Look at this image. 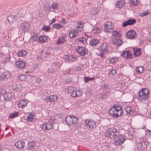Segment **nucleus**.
Returning <instances> with one entry per match:
<instances>
[{"mask_svg":"<svg viewBox=\"0 0 151 151\" xmlns=\"http://www.w3.org/2000/svg\"><path fill=\"white\" fill-rule=\"evenodd\" d=\"M119 135V132L114 128H111L107 131L104 134V135L111 139L116 137Z\"/></svg>","mask_w":151,"mask_h":151,"instance_id":"3","label":"nucleus"},{"mask_svg":"<svg viewBox=\"0 0 151 151\" xmlns=\"http://www.w3.org/2000/svg\"><path fill=\"white\" fill-rule=\"evenodd\" d=\"M10 76V73L8 71H6L1 74L0 79L2 81H6Z\"/></svg>","mask_w":151,"mask_h":151,"instance_id":"7","label":"nucleus"},{"mask_svg":"<svg viewBox=\"0 0 151 151\" xmlns=\"http://www.w3.org/2000/svg\"><path fill=\"white\" fill-rule=\"evenodd\" d=\"M18 79L22 81H24L25 79V76L24 75H22L18 77Z\"/></svg>","mask_w":151,"mask_h":151,"instance_id":"43","label":"nucleus"},{"mask_svg":"<svg viewBox=\"0 0 151 151\" xmlns=\"http://www.w3.org/2000/svg\"><path fill=\"white\" fill-rule=\"evenodd\" d=\"M109 60L110 61V63H115L116 61H117V58L115 57H113L109 59Z\"/></svg>","mask_w":151,"mask_h":151,"instance_id":"42","label":"nucleus"},{"mask_svg":"<svg viewBox=\"0 0 151 151\" xmlns=\"http://www.w3.org/2000/svg\"><path fill=\"white\" fill-rule=\"evenodd\" d=\"M109 114L112 117L118 118L120 116L123 111L121 107L114 106L109 110Z\"/></svg>","mask_w":151,"mask_h":151,"instance_id":"1","label":"nucleus"},{"mask_svg":"<svg viewBox=\"0 0 151 151\" xmlns=\"http://www.w3.org/2000/svg\"><path fill=\"white\" fill-rule=\"evenodd\" d=\"M77 33V31L76 30L70 31L69 33V37L71 38L76 37Z\"/></svg>","mask_w":151,"mask_h":151,"instance_id":"24","label":"nucleus"},{"mask_svg":"<svg viewBox=\"0 0 151 151\" xmlns=\"http://www.w3.org/2000/svg\"><path fill=\"white\" fill-rule=\"evenodd\" d=\"M76 51L81 56H84L87 53V50L83 47H79L76 49Z\"/></svg>","mask_w":151,"mask_h":151,"instance_id":"12","label":"nucleus"},{"mask_svg":"<svg viewBox=\"0 0 151 151\" xmlns=\"http://www.w3.org/2000/svg\"><path fill=\"white\" fill-rule=\"evenodd\" d=\"M27 103L24 99H22L20 101L19 103V106L20 108H23L25 107L27 105Z\"/></svg>","mask_w":151,"mask_h":151,"instance_id":"19","label":"nucleus"},{"mask_svg":"<svg viewBox=\"0 0 151 151\" xmlns=\"http://www.w3.org/2000/svg\"><path fill=\"white\" fill-rule=\"evenodd\" d=\"M35 117L33 114H30L26 117L27 120L28 122L32 121L35 119Z\"/></svg>","mask_w":151,"mask_h":151,"instance_id":"28","label":"nucleus"},{"mask_svg":"<svg viewBox=\"0 0 151 151\" xmlns=\"http://www.w3.org/2000/svg\"><path fill=\"white\" fill-rule=\"evenodd\" d=\"M136 70L138 74L142 73L144 71V69L142 66L136 67Z\"/></svg>","mask_w":151,"mask_h":151,"instance_id":"29","label":"nucleus"},{"mask_svg":"<svg viewBox=\"0 0 151 151\" xmlns=\"http://www.w3.org/2000/svg\"><path fill=\"white\" fill-rule=\"evenodd\" d=\"M15 19V16L14 15H10L8 16L6 19L9 23H12Z\"/></svg>","mask_w":151,"mask_h":151,"instance_id":"25","label":"nucleus"},{"mask_svg":"<svg viewBox=\"0 0 151 151\" xmlns=\"http://www.w3.org/2000/svg\"><path fill=\"white\" fill-rule=\"evenodd\" d=\"M104 30L106 32H110V29L109 28H107V27L104 26Z\"/></svg>","mask_w":151,"mask_h":151,"instance_id":"62","label":"nucleus"},{"mask_svg":"<svg viewBox=\"0 0 151 151\" xmlns=\"http://www.w3.org/2000/svg\"><path fill=\"white\" fill-rule=\"evenodd\" d=\"M58 6V5L56 3H53L52 4L51 6H50V8L51 7L53 9V10L52 11H53L54 9H57Z\"/></svg>","mask_w":151,"mask_h":151,"instance_id":"50","label":"nucleus"},{"mask_svg":"<svg viewBox=\"0 0 151 151\" xmlns=\"http://www.w3.org/2000/svg\"><path fill=\"white\" fill-rule=\"evenodd\" d=\"M116 70H115L114 68H111L110 70L109 71V74H112V75H114L116 73Z\"/></svg>","mask_w":151,"mask_h":151,"instance_id":"49","label":"nucleus"},{"mask_svg":"<svg viewBox=\"0 0 151 151\" xmlns=\"http://www.w3.org/2000/svg\"><path fill=\"white\" fill-rule=\"evenodd\" d=\"M101 52L103 53H106L109 52V46L107 43L104 42L100 46Z\"/></svg>","mask_w":151,"mask_h":151,"instance_id":"9","label":"nucleus"},{"mask_svg":"<svg viewBox=\"0 0 151 151\" xmlns=\"http://www.w3.org/2000/svg\"><path fill=\"white\" fill-rule=\"evenodd\" d=\"M15 145L16 147L18 149H21L23 148L24 146V142H22L20 141H18L15 142Z\"/></svg>","mask_w":151,"mask_h":151,"instance_id":"15","label":"nucleus"},{"mask_svg":"<svg viewBox=\"0 0 151 151\" xmlns=\"http://www.w3.org/2000/svg\"><path fill=\"white\" fill-rule=\"evenodd\" d=\"M47 40V39L46 37L44 35H43L39 37V39H38V42L41 43H44Z\"/></svg>","mask_w":151,"mask_h":151,"instance_id":"22","label":"nucleus"},{"mask_svg":"<svg viewBox=\"0 0 151 151\" xmlns=\"http://www.w3.org/2000/svg\"><path fill=\"white\" fill-rule=\"evenodd\" d=\"M76 95L77 97L79 96H80L81 94V92L80 91H76Z\"/></svg>","mask_w":151,"mask_h":151,"instance_id":"59","label":"nucleus"},{"mask_svg":"<svg viewBox=\"0 0 151 151\" xmlns=\"http://www.w3.org/2000/svg\"><path fill=\"white\" fill-rule=\"evenodd\" d=\"M43 100L45 101H47V102H51L50 100V96L44 98H43Z\"/></svg>","mask_w":151,"mask_h":151,"instance_id":"54","label":"nucleus"},{"mask_svg":"<svg viewBox=\"0 0 151 151\" xmlns=\"http://www.w3.org/2000/svg\"><path fill=\"white\" fill-rule=\"evenodd\" d=\"M68 92L71 93L76 90V88L73 86H69L68 88Z\"/></svg>","mask_w":151,"mask_h":151,"instance_id":"39","label":"nucleus"},{"mask_svg":"<svg viewBox=\"0 0 151 151\" xmlns=\"http://www.w3.org/2000/svg\"><path fill=\"white\" fill-rule=\"evenodd\" d=\"M132 55L131 54V52L130 51L127 52L126 57L127 59H130L132 58Z\"/></svg>","mask_w":151,"mask_h":151,"instance_id":"44","label":"nucleus"},{"mask_svg":"<svg viewBox=\"0 0 151 151\" xmlns=\"http://www.w3.org/2000/svg\"><path fill=\"white\" fill-rule=\"evenodd\" d=\"M113 34L114 35L117 37H119L121 35L120 33L116 30H114L113 32Z\"/></svg>","mask_w":151,"mask_h":151,"instance_id":"46","label":"nucleus"},{"mask_svg":"<svg viewBox=\"0 0 151 151\" xmlns=\"http://www.w3.org/2000/svg\"><path fill=\"white\" fill-rule=\"evenodd\" d=\"M145 133L146 135H151V131L148 129L146 130Z\"/></svg>","mask_w":151,"mask_h":151,"instance_id":"56","label":"nucleus"},{"mask_svg":"<svg viewBox=\"0 0 151 151\" xmlns=\"http://www.w3.org/2000/svg\"><path fill=\"white\" fill-rule=\"evenodd\" d=\"M117 138H115L114 139V144L116 145L119 146L122 144L125 140V137L123 135H119L117 136Z\"/></svg>","mask_w":151,"mask_h":151,"instance_id":"4","label":"nucleus"},{"mask_svg":"<svg viewBox=\"0 0 151 151\" xmlns=\"http://www.w3.org/2000/svg\"><path fill=\"white\" fill-rule=\"evenodd\" d=\"M75 58H74L73 55H69V61L71 60V61H73L75 60Z\"/></svg>","mask_w":151,"mask_h":151,"instance_id":"57","label":"nucleus"},{"mask_svg":"<svg viewBox=\"0 0 151 151\" xmlns=\"http://www.w3.org/2000/svg\"><path fill=\"white\" fill-rule=\"evenodd\" d=\"M136 20L134 19H129L123 22L122 25L124 27H126L128 25H132L135 22Z\"/></svg>","mask_w":151,"mask_h":151,"instance_id":"10","label":"nucleus"},{"mask_svg":"<svg viewBox=\"0 0 151 151\" xmlns=\"http://www.w3.org/2000/svg\"><path fill=\"white\" fill-rule=\"evenodd\" d=\"M63 26L60 24H55L53 25V27L56 29H61L63 27Z\"/></svg>","mask_w":151,"mask_h":151,"instance_id":"37","label":"nucleus"},{"mask_svg":"<svg viewBox=\"0 0 151 151\" xmlns=\"http://www.w3.org/2000/svg\"><path fill=\"white\" fill-rule=\"evenodd\" d=\"M77 40L80 42L84 44L86 43L87 39L84 37H81L78 38Z\"/></svg>","mask_w":151,"mask_h":151,"instance_id":"33","label":"nucleus"},{"mask_svg":"<svg viewBox=\"0 0 151 151\" xmlns=\"http://www.w3.org/2000/svg\"><path fill=\"white\" fill-rule=\"evenodd\" d=\"M6 59H4L3 60V63H6L7 62H8L10 60V58L8 57L7 58H5Z\"/></svg>","mask_w":151,"mask_h":151,"instance_id":"58","label":"nucleus"},{"mask_svg":"<svg viewBox=\"0 0 151 151\" xmlns=\"http://www.w3.org/2000/svg\"><path fill=\"white\" fill-rule=\"evenodd\" d=\"M127 52L124 51L121 54V55L122 57H124L126 56Z\"/></svg>","mask_w":151,"mask_h":151,"instance_id":"64","label":"nucleus"},{"mask_svg":"<svg viewBox=\"0 0 151 151\" xmlns=\"http://www.w3.org/2000/svg\"><path fill=\"white\" fill-rule=\"evenodd\" d=\"M104 26L107 27V28H109L110 29H112V26L110 24H105Z\"/></svg>","mask_w":151,"mask_h":151,"instance_id":"63","label":"nucleus"},{"mask_svg":"<svg viewBox=\"0 0 151 151\" xmlns=\"http://www.w3.org/2000/svg\"><path fill=\"white\" fill-rule=\"evenodd\" d=\"M71 95L73 97H77L76 90L71 93Z\"/></svg>","mask_w":151,"mask_h":151,"instance_id":"55","label":"nucleus"},{"mask_svg":"<svg viewBox=\"0 0 151 151\" xmlns=\"http://www.w3.org/2000/svg\"><path fill=\"white\" fill-rule=\"evenodd\" d=\"M129 2L130 5L132 6L136 5L138 3L137 0H130Z\"/></svg>","mask_w":151,"mask_h":151,"instance_id":"36","label":"nucleus"},{"mask_svg":"<svg viewBox=\"0 0 151 151\" xmlns=\"http://www.w3.org/2000/svg\"><path fill=\"white\" fill-rule=\"evenodd\" d=\"M58 97L57 96L52 95L50 96V99L51 102H55L57 100Z\"/></svg>","mask_w":151,"mask_h":151,"instance_id":"35","label":"nucleus"},{"mask_svg":"<svg viewBox=\"0 0 151 151\" xmlns=\"http://www.w3.org/2000/svg\"><path fill=\"white\" fill-rule=\"evenodd\" d=\"M149 91L147 88H142L140 90L139 92L137 98L138 99L143 101H146L149 96Z\"/></svg>","mask_w":151,"mask_h":151,"instance_id":"2","label":"nucleus"},{"mask_svg":"<svg viewBox=\"0 0 151 151\" xmlns=\"http://www.w3.org/2000/svg\"><path fill=\"white\" fill-rule=\"evenodd\" d=\"M109 85L107 84H104V85L102 86V88H109Z\"/></svg>","mask_w":151,"mask_h":151,"instance_id":"60","label":"nucleus"},{"mask_svg":"<svg viewBox=\"0 0 151 151\" xmlns=\"http://www.w3.org/2000/svg\"><path fill=\"white\" fill-rule=\"evenodd\" d=\"M66 122L69 124H72L78 122V119L75 116H68L65 118Z\"/></svg>","mask_w":151,"mask_h":151,"instance_id":"5","label":"nucleus"},{"mask_svg":"<svg viewBox=\"0 0 151 151\" xmlns=\"http://www.w3.org/2000/svg\"><path fill=\"white\" fill-rule=\"evenodd\" d=\"M94 78H90L86 76L84 78V80L85 82V83H86L88 81H89L91 80H93V79Z\"/></svg>","mask_w":151,"mask_h":151,"instance_id":"45","label":"nucleus"},{"mask_svg":"<svg viewBox=\"0 0 151 151\" xmlns=\"http://www.w3.org/2000/svg\"><path fill=\"white\" fill-rule=\"evenodd\" d=\"M39 35L38 36V35H35L32 36V38L33 40L34 41L38 40V39H39Z\"/></svg>","mask_w":151,"mask_h":151,"instance_id":"48","label":"nucleus"},{"mask_svg":"<svg viewBox=\"0 0 151 151\" xmlns=\"http://www.w3.org/2000/svg\"><path fill=\"white\" fill-rule=\"evenodd\" d=\"M55 117H54L53 116L50 117V122L51 123H52V122H54L53 121L54 120H55Z\"/></svg>","mask_w":151,"mask_h":151,"instance_id":"61","label":"nucleus"},{"mask_svg":"<svg viewBox=\"0 0 151 151\" xmlns=\"http://www.w3.org/2000/svg\"><path fill=\"white\" fill-rule=\"evenodd\" d=\"M26 52L24 50H21L18 53L17 55L18 57H23L27 54Z\"/></svg>","mask_w":151,"mask_h":151,"instance_id":"32","label":"nucleus"},{"mask_svg":"<svg viewBox=\"0 0 151 151\" xmlns=\"http://www.w3.org/2000/svg\"><path fill=\"white\" fill-rule=\"evenodd\" d=\"M136 36V33L133 30H131L128 31L126 34V37L129 39H134Z\"/></svg>","mask_w":151,"mask_h":151,"instance_id":"6","label":"nucleus"},{"mask_svg":"<svg viewBox=\"0 0 151 151\" xmlns=\"http://www.w3.org/2000/svg\"><path fill=\"white\" fill-rule=\"evenodd\" d=\"M149 145V142L147 141H143L139 143L137 145V148L140 150L146 148Z\"/></svg>","mask_w":151,"mask_h":151,"instance_id":"8","label":"nucleus"},{"mask_svg":"<svg viewBox=\"0 0 151 151\" xmlns=\"http://www.w3.org/2000/svg\"><path fill=\"white\" fill-rule=\"evenodd\" d=\"M18 116V112H15L14 113H12L9 114V117L10 118L13 119Z\"/></svg>","mask_w":151,"mask_h":151,"instance_id":"31","label":"nucleus"},{"mask_svg":"<svg viewBox=\"0 0 151 151\" xmlns=\"http://www.w3.org/2000/svg\"><path fill=\"white\" fill-rule=\"evenodd\" d=\"M112 42L113 44L119 46L121 45L123 43L122 40L117 38H115L112 41Z\"/></svg>","mask_w":151,"mask_h":151,"instance_id":"18","label":"nucleus"},{"mask_svg":"<svg viewBox=\"0 0 151 151\" xmlns=\"http://www.w3.org/2000/svg\"><path fill=\"white\" fill-rule=\"evenodd\" d=\"M30 28V24L27 23H23L20 25V29L23 32L27 31Z\"/></svg>","mask_w":151,"mask_h":151,"instance_id":"11","label":"nucleus"},{"mask_svg":"<svg viewBox=\"0 0 151 151\" xmlns=\"http://www.w3.org/2000/svg\"><path fill=\"white\" fill-rule=\"evenodd\" d=\"M66 42V40L64 37H60L58 40L57 42L58 44H60V43H64L65 42Z\"/></svg>","mask_w":151,"mask_h":151,"instance_id":"34","label":"nucleus"},{"mask_svg":"<svg viewBox=\"0 0 151 151\" xmlns=\"http://www.w3.org/2000/svg\"><path fill=\"white\" fill-rule=\"evenodd\" d=\"M36 146L35 142L34 141H32L28 143L27 144L28 148L29 150L34 149Z\"/></svg>","mask_w":151,"mask_h":151,"instance_id":"20","label":"nucleus"},{"mask_svg":"<svg viewBox=\"0 0 151 151\" xmlns=\"http://www.w3.org/2000/svg\"><path fill=\"white\" fill-rule=\"evenodd\" d=\"M109 96V94L108 93H106L104 94H101L100 96V97L102 99H106L108 98Z\"/></svg>","mask_w":151,"mask_h":151,"instance_id":"38","label":"nucleus"},{"mask_svg":"<svg viewBox=\"0 0 151 151\" xmlns=\"http://www.w3.org/2000/svg\"><path fill=\"white\" fill-rule=\"evenodd\" d=\"M42 29L43 31L47 32L50 30V27L49 26H43Z\"/></svg>","mask_w":151,"mask_h":151,"instance_id":"41","label":"nucleus"},{"mask_svg":"<svg viewBox=\"0 0 151 151\" xmlns=\"http://www.w3.org/2000/svg\"><path fill=\"white\" fill-rule=\"evenodd\" d=\"M53 127L52 124L50 122H45L43 124L42 128L43 129L45 130H49L52 128Z\"/></svg>","mask_w":151,"mask_h":151,"instance_id":"13","label":"nucleus"},{"mask_svg":"<svg viewBox=\"0 0 151 151\" xmlns=\"http://www.w3.org/2000/svg\"><path fill=\"white\" fill-rule=\"evenodd\" d=\"M90 45L92 46H95L97 45L99 43V41L98 40L94 39L90 42Z\"/></svg>","mask_w":151,"mask_h":151,"instance_id":"26","label":"nucleus"},{"mask_svg":"<svg viewBox=\"0 0 151 151\" xmlns=\"http://www.w3.org/2000/svg\"><path fill=\"white\" fill-rule=\"evenodd\" d=\"M149 14L148 11H145L143 13H141L140 15L141 16H144L147 15Z\"/></svg>","mask_w":151,"mask_h":151,"instance_id":"52","label":"nucleus"},{"mask_svg":"<svg viewBox=\"0 0 151 151\" xmlns=\"http://www.w3.org/2000/svg\"><path fill=\"white\" fill-rule=\"evenodd\" d=\"M97 12V9H92L91 12V14L93 15H95L96 14Z\"/></svg>","mask_w":151,"mask_h":151,"instance_id":"53","label":"nucleus"},{"mask_svg":"<svg viewBox=\"0 0 151 151\" xmlns=\"http://www.w3.org/2000/svg\"><path fill=\"white\" fill-rule=\"evenodd\" d=\"M22 88V86L20 84H15L12 86V88L13 90L17 91H19Z\"/></svg>","mask_w":151,"mask_h":151,"instance_id":"27","label":"nucleus"},{"mask_svg":"<svg viewBox=\"0 0 151 151\" xmlns=\"http://www.w3.org/2000/svg\"><path fill=\"white\" fill-rule=\"evenodd\" d=\"M86 125L90 128H92L96 127V123L95 122L92 121H88Z\"/></svg>","mask_w":151,"mask_h":151,"instance_id":"21","label":"nucleus"},{"mask_svg":"<svg viewBox=\"0 0 151 151\" xmlns=\"http://www.w3.org/2000/svg\"><path fill=\"white\" fill-rule=\"evenodd\" d=\"M78 26L77 28L81 29L82 27L83 26V23L81 22H79L77 23Z\"/></svg>","mask_w":151,"mask_h":151,"instance_id":"47","label":"nucleus"},{"mask_svg":"<svg viewBox=\"0 0 151 151\" xmlns=\"http://www.w3.org/2000/svg\"><path fill=\"white\" fill-rule=\"evenodd\" d=\"M15 64L17 68H22L25 66V63L22 61L19 60L16 62Z\"/></svg>","mask_w":151,"mask_h":151,"instance_id":"16","label":"nucleus"},{"mask_svg":"<svg viewBox=\"0 0 151 151\" xmlns=\"http://www.w3.org/2000/svg\"><path fill=\"white\" fill-rule=\"evenodd\" d=\"M133 50L134 54L135 56H138L140 54L141 52L140 51V49L139 48H134Z\"/></svg>","mask_w":151,"mask_h":151,"instance_id":"30","label":"nucleus"},{"mask_svg":"<svg viewBox=\"0 0 151 151\" xmlns=\"http://www.w3.org/2000/svg\"><path fill=\"white\" fill-rule=\"evenodd\" d=\"M82 68V66H78L75 67L74 69L76 71H79L81 70Z\"/></svg>","mask_w":151,"mask_h":151,"instance_id":"51","label":"nucleus"},{"mask_svg":"<svg viewBox=\"0 0 151 151\" xmlns=\"http://www.w3.org/2000/svg\"><path fill=\"white\" fill-rule=\"evenodd\" d=\"M123 5L122 1H118L116 4V6L117 8H119L121 7Z\"/></svg>","mask_w":151,"mask_h":151,"instance_id":"40","label":"nucleus"},{"mask_svg":"<svg viewBox=\"0 0 151 151\" xmlns=\"http://www.w3.org/2000/svg\"><path fill=\"white\" fill-rule=\"evenodd\" d=\"M125 110L128 115H130L132 114L134 112L133 109L129 106H127L125 107Z\"/></svg>","mask_w":151,"mask_h":151,"instance_id":"17","label":"nucleus"},{"mask_svg":"<svg viewBox=\"0 0 151 151\" xmlns=\"http://www.w3.org/2000/svg\"><path fill=\"white\" fill-rule=\"evenodd\" d=\"M4 99L5 100L9 101L13 97L12 93L10 92H6L5 93L2 94Z\"/></svg>","mask_w":151,"mask_h":151,"instance_id":"14","label":"nucleus"},{"mask_svg":"<svg viewBox=\"0 0 151 151\" xmlns=\"http://www.w3.org/2000/svg\"><path fill=\"white\" fill-rule=\"evenodd\" d=\"M100 29L99 27L95 26L93 27L91 32L94 34H99L100 33Z\"/></svg>","mask_w":151,"mask_h":151,"instance_id":"23","label":"nucleus"}]
</instances>
